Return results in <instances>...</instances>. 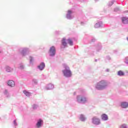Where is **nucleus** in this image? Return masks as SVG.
Listing matches in <instances>:
<instances>
[{
    "label": "nucleus",
    "mask_w": 128,
    "mask_h": 128,
    "mask_svg": "<svg viewBox=\"0 0 128 128\" xmlns=\"http://www.w3.org/2000/svg\"><path fill=\"white\" fill-rule=\"evenodd\" d=\"M64 70H62V72L64 74V76L66 78H70L72 76V72L70 69V67L66 65H64Z\"/></svg>",
    "instance_id": "obj_1"
},
{
    "label": "nucleus",
    "mask_w": 128,
    "mask_h": 128,
    "mask_svg": "<svg viewBox=\"0 0 128 128\" xmlns=\"http://www.w3.org/2000/svg\"><path fill=\"white\" fill-rule=\"evenodd\" d=\"M106 86V82L104 80H102L97 84L96 88L99 90H102L103 88H104Z\"/></svg>",
    "instance_id": "obj_2"
},
{
    "label": "nucleus",
    "mask_w": 128,
    "mask_h": 128,
    "mask_svg": "<svg viewBox=\"0 0 128 128\" xmlns=\"http://www.w3.org/2000/svg\"><path fill=\"white\" fill-rule=\"evenodd\" d=\"M92 122L94 124H100V118H98V117L94 116L92 118Z\"/></svg>",
    "instance_id": "obj_3"
},
{
    "label": "nucleus",
    "mask_w": 128,
    "mask_h": 128,
    "mask_svg": "<svg viewBox=\"0 0 128 128\" xmlns=\"http://www.w3.org/2000/svg\"><path fill=\"white\" fill-rule=\"evenodd\" d=\"M77 101L78 102H86V98L82 96H78L77 97Z\"/></svg>",
    "instance_id": "obj_4"
},
{
    "label": "nucleus",
    "mask_w": 128,
    "mask_h": 128,
    "mask_svg": "<svg viewBox=\"0 0 128 128\" xmlns=\"http://www.w3.org/2000/svg\"><path fill=\"white\" fill-rule=\"evenodd\" d=\"M50 55L52 56H54L56 54V48L54 46H52L50 50Z\"/></svg>",
    "instance_id": "obj_5"
},
{
    "label": "nucleus",
    "mask_w": 128,
    "mask_h": 128,
    "mask_svg": "<svg viewBox=\"0 0 128 128\" xmlns=\"http://www.w3.org/2000/svg\"><path fill=\"white\" fill-rule=\"evenodd\" d=\"M121 107L122 108H128V102H122L121 103Z\"/></svg>",
    "instance_id": "obj_6"
},
{
    "label": "nucleus",
    "mask_w": 128,
    "mask_h": 128,
    "mask_svg": "<svg viewBox=\"0 0 128 128\" xmlns=\"http://www.w3.org/2000/svg\"><path fill=\"white\" fill-rule=\"evenodd\" d=\"M14 82L13 80L8 81V85L9 86H11V88H14Z\"/></svg>",
    "instance_id": "obj_7"
},
{
    "label": "nucleus",
    "mask_w": 128,
    "mask_h": 128,
    "mask_svg": "<svg viewBox=\"0 0 128 128\" xmlns=\"http://www.w3.org/2000/svg\"><path fill=\"white\" fill-rule=\"evenodd\" d=\"M62 46H64V48H66V46L68 45V42H66V38H63L62 40Z\"/></svg>",
    "instance_id": "obj_8"
},
{
    "label": "nucleus",
    "mask_w": 128,
    "mask_h": 128,
    "mask_svg": "<svg viewBox=\"0 0 128 128\" xmlns=\"http://www.w3.org/2000/svg\"><path fill=\"white\" fill-rule=\"evenodd\" d=\"M101 118L102 120H108V117L106 114H102L101 116Z\"/></svg>",
    "instance_id": "obj_9"
},
{
    "label": "nucleus",
    "mask_w": 128,
    "mask_h": 128,
    "mask_svg": "<svg viewBox=\"0 0 128 128\" xmlns=\"http://www.w3.org/2000/svg\"><path fill=\"white\" fill-rule=\"evenodd\" d=\"M46 66V65L44 64V63L42 62L41 64H40V66H38V68L40 70H42L44 68V67Z\"/></svg>",
    "instance_id": "obj_10"
},
{
    "label": "nucleus",
    "mask_w": 128,
    "mask_h": 128,
    "mask_svg": "<svg viewBox=\"0 0 128 128\" xmlns=\"http://www.w3.org/2000/svg\"><path fill=\"white\" fill-rule=\"evenodd\" d=\"M122 22L123 24H128V18L123 17L122 18Z\"/></svg>",
    "instance_id": "obj_11"
},
{
    "label": "nucleus",
    "mask_w": 128,
    "mask_h": 128,
    "mask_svg": "<svg viewBox=\"0 0 128 128\" xmlns=\"http://www.w3.org/2000/svg\"><path fill=\"white\" fill-rule=\"evenodd\" d=\"M66 42L70 46H72L74 44V42H72V40L70 38H68L66 40Z\"/></svg>",
    "instance_id": "obj_12"
},
{
    "label": "nucleus",
    "mask_w": 128,
    "mask_h": 128,
    "mask_svg": "<svg viewBox=\"0 0 128 128\" xmlns=\"http://www.w3.org/2000/svg\"><path fill=\"white\" fill-rule=\"evenodd\" d=\"M42 122V120H39L38 122L36 124V126H38V128H40Z\"/></svg>",
    "instance_id": "obj_13"
},
{
    "label": "nucleus",
    "mask_w": 128,
    "mask_h": 128,
    "mask_svg": "<svg viewBox=\"0 0 128 128\" xmlns=\"http://www.w3.org/2000/svg\"><path fill=\"white\" fill-rule=\"evenodd\" d=\"M24 94H26V96H30L31 93L26 91H24Z\"/></svg>",
    "instance_id": "obj_14"
},
{
    "label": "nucleus",
    "mask_w": 128,
    "mask_h": 128,
    "mask_svg": "<svg viewBox=\"0 0 128 128\" xmlns=\"http://www.w3.org/2000/svg\"><path fill=\"white\" fill-rule=\"evenodd\" d=\"M118 76H124V72H122V71L120 70L118 72Z\"/></svg>",
    "instance_id": "obj_15"
},
{
    "label": "nucleus",
    "mask_w": 128,
    "mask_h": 128,
    "mask_svg": "<svg viewBox=\"0 0 128 128\" xmlns=\"http://www.w3.org/2000/svg\"><path fill=\"white\" fill-rule=\"evenodd\" d=\"M80 119L81 120L84 121V120H86V118H84V115H80Z\"/></svg>",
    "instance_id": "obj_16"
},
{
    "label": "nucleus",
    "mask_w": 128,
    "mask_h": 128,
    "mask_svg": "<svg viewBox=\"0 0 128 128\" xmlns=\"http://www.w3.org/2000/svg\"><path fill=\"white\" fill-rule=\"evenodd\" d=\"M95 28H100V23H96L95 26Z\"/></svg>",
    "instance_id": "obj_17"
},
{
    "label": "nucleus",
    "mask_w": 128,
    "mask_h": 128,
    "mask_svg": "<svg viewBox=\"0 0 128 128\" xmlns=\"http://www.w3.org/2000/svg\"><path fill=\"white\" fill-rule=\"evenodd\" d=\"M120 128H126V125L125 124H122L120 126Z\"/></svg>",
    "instance_id": "obj_18"
},
{
    "label": "nucleus",
    "mask_w": 128,
    "mask_h": 128,
    "mask_svg": "<svg viewBox=\"0 0 128 128\" xmlns=\"http://www.w3.org/2000/svg\"><path fill=\"white\" fill-rule=\"evenodd\" d=\"M24 52H26V50H23L22 51V54L23 56H24Z\"/></svg>",
    "instance_id": "obj_19"
},
{
    "label": "nucleus",
    "mask_w": 128,
    "mask_h": 128,
    "mask_svg": "<svg viewBox=\"0 0 128 128\" xmlns=\"http://www.w3.org/2000/svg\"><path fill=\"white\" fill-rule=\"evenodd\" d=\"M14 126H17L18 124H16V120H14Z\"/></svg>",
    "instance_id": "obj_20"
},
{
    "label": "nucleus",
    "mask_w": 128,
    "mask_h": 128,
    "mask_svg": "<svg viewBox=\"0 0 128 128\" xmlns=\"http://www.w3.org/2000/svg\"><path fill=\"white\" fill-rule=\"evenodd\" d=\"M68 14H72V11L70 10H68Z\"/></svg>",
    "instance_id": "obj_21"
},
{
    "label": "nucleus",
    "mask_w": 128,
    "mask_h": 128,
    "mask_svg": "<svg viewBox=\"0 0 128 128\" xmlns=\"http://www.w3.org/2000/svg\"><path fill=\"white\" fill-rule=\"evenodd\" d=\"M126 63L128 64V58H126Z\"/></svg>",
    "instance_id": "obj_22"
},
{
    "label": "nucleus",
    "mask_w": 128,
    "mask_h": 128,
    "mask_svg": "<svg viewBox=\"0 0 128 128\" xmlns=\"http://www.w3.org/2000/svg\"><path fill=\"white\" fill-rule=\"evenodd\" d=\"M32 57H30V62H32Z\"/></svg>",
    "instance_id": "obj_23"
},
{
    "label": "nucleus",
    "mask_w": 128,
    "mask_h": 128,
    "mask_svg": "<svg viewBox=\"0 0 128 128\" xmlns=\"http://www.w3.org/2000/svg\"><path fill=\"white\" fill-rule=\"evenodd\" d=\"M21 68H24V67L22 66H20Z\"/></svg>",
    "instance_id": "obj_24"
},
{
    "label": "nucleus",
    "mask_w": 128,
    "mask_h": 128,
    "mask_svg": "<svg viewBox=\"0 0 128 128\" xmlns=\"http://www.w3.org/2000/svg\"><path fill=\"white\" fill-rule=\"evenodd\" d=\"M7 70V72H10V70Z\"/></svg>",
    "instance_id": "obj_25"
},
{
    "label": "nucleus",
    "mask_w": 128,
    "mask_h": 128,
    "mask_svg": "<svg viewBox=\"0 0 128 128\" xmlns=\"http://www.w3.org/2000/svg\"><path fill=\"white\" fill-rule=\"evenodd\" d=\"M6 92H8V90H6Z\"/></svg>",
    "instance_id": "obj_26"
}]
</instances>
